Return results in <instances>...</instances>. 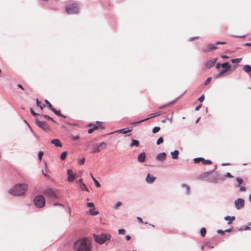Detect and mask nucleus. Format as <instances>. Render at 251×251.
Masks as SVG:
<instances>
[{"label": "nucleus", "instance_id": "2", "mask_svg": "<svg viewBox=\"0 0 251 251\" xmlns=\"http://www.w3.org/2000/svg\"><path fill=\"white\" fill-rule=\"evenodd\" d=\"M27 187V185L25 183H19L10 188L8 193L13 196H22L25 194Z\"/></svg>", "mask_w": 251, "mask_h": 251}, {"label": "nucleus", "instance_id": "37", "mask_svg": "<svg viewBox=\"0 0 251 251\" xmlns=\"http://www.w3.org/2000/svg\"><path fill=\"white\" fill-rule=\"evenodd\" d=\"M164 141L163 138L162 137H159L156 142L157 145H160V144L162 143Z\"/></svg>", "mask_w": 251, "mask_h": 251}, {"label": "nucleus", "instance_id": "16", "mask_svg": "<svg viewBox=\"0 0 251 251\" xmlns=\"http://www.w3.org/2000/svg\"><path fill=\"white\" fill-rule=\"evenodd\" d=\"M51 143L52 144H54L55 147H61L62 146V144L58 139H54L51 140L50 141Z\"/></svg>", "mask_w": 251, "mask_h": 251}, {"label": "nucleus", "instance_id": "6", "mask_svg": "<svg viewBox=\"0 0 251 251\" xmlns=\"http://www.w3.org/2000/svg\"><path fill=\"white\" fill-rule=\"evenodd\" d=\"M79 7L76 3H73L66 7V12L69 14H75L78 12Z\"/></svg>", "mask_w": 251, "mask_h": 251}, {"label": "nucleus", "instance_id": "55", "mask_svg": "<svg viewBox=\"0 0 251 251\" xmlns=\"http://www.w3.org/2000/svg\"><path fill=\"white\" fill-rule=\"evenodd\" d=\"M94 131V129H93V128H89V129L88 130L87 132H88V133L89 134H91V133H92Z\"/></svg>", "mask_w": 251, "mask_h": 251}, {"label": "nucleus", "instance_id": "42", "mask_svg": "<svg viewBox=\"0 0 251 251\" xmlns=\"http://www.w3.org/2000/svg\"><path fill=\"white\" fill-rule=\"evenodd\" d=\"M30 111L31 114L34 116H37L39 115V114L35 113L32 108H30Z\"/></svg>", "mask_w": 251, "mask_h": 251}, {"label": "nucleus", "instance_id": "35", "mask_svg": "<svg viewBox=\"0 0 251 251\" xmlns=\"http://www.w3.org/2000/svg\"><path fill=\"white\" fill-rule=\"evenodd\" d=\"M202 163L203 164H211L212 163V161L210 160H205L203 158V160H202Z\"/></svg>", "mask_w": 251, "mask_h": 251}, {"label": "nucleus", "instance_id": "30", "mask_svg": "<svg viewBox=\"0 0 251 251\" xmlns=\"http://www.w3.org/2000/svg\"><path fill=\"white\" fill-rule=\"evenodd\" d=\"M67 155V151H63L60 155V158L62 160H64L66 159Z\"/></svg>", "mask_w": 251, "mask_h": 251}, {"label": "nucleus", "instance_id": "31", "mask_svg": "<svg viewBox=\"0 0 251 251\" xmlns=\"http://www.w3.org/2000/svg\"><path fill=\"white\" fill-rule=\"evenodd\" d=\"M36 103L38 106L40 107L41 109H43L45 105H42L41 102L38 99H36Z\"/></svg>", "mask_w": 251, "mask_h": 251}, {"label": "nucleus", "instance_id": "29", "mask_svg": "<svg viewBox=\"0 0 251 251\" xmlns=\"http://www.w3.org/2000/svg\"><path fill=\"white\" fill-rule=\"evenodd\" d=\"M50 110L54 113L55 114L57 115L58 116H59V115L61 114L60 110H57L54 107H52L50 109Z\"/></svg>", "mask_w": 251, "mask_h": 251}, {"label": "nucleus", "instance_id": "9", "mask_svg": "<svg viewBox=\"0 0 251 251\" xmlns=\"http://www.w3.org/2000/svg\"><path fill=\"white\" fill-rule=\"evenodd\" d=\"M225 44H226L225 42L218 41V42H216L215 44H207L206 46V48L203 50V51L204 52L211 51L213 50H215L218 49V47L216 46V45H220V44L224 45Z\"/></svg>", "mask_w": 251, "mask_h": 251}, {"label": "nucleus", "instance_id": "28", "mask_svg": "<svg viewBox=\"0 0 251 251\" xmlns=\"http://www.w3.org/2000/svg\"><path fill=\"white\" fill-rule=\"evenodd\" d=\"M201 235L202 237H204L206 235V230L205 228L202 227L200 230Z\"/></svg>", "mask_w": 251, "mask_h": 251}, {"label": "nucleus", "instance_id": "22", "mask_svg": "<svg viewBox=\"0 0 251 251\" xmlns=\"http://www.w3.org/2000/svg\"><path fill=\"white\" fill-rule=\"evenodd\" d=\"M179 98V97H178L177 98H176L175 100L172 101V102L169 103H167V104H164V105H162V106H161L159 107V109H162L163 108H165L166 107H167V106H169L171 105H173L174 104H175L176 101L178 100V99Z\"/></svg>", "mask_w": 251, "mask_h": 251}, {"label": "nucleus", "instance_id": "15", "mask_svg": "<svg viewBox=\"0 0 251 251\" xmlns=\"http://www.w3.org/2000/svg\"><path fill=\"white\" fill-rule=\"evenodd\" d=\"M216 61H217V58H212V59L209 60V61H208L207 62H206L205 63V65L206 66V67H207L209 69V68L212 67L213 66H214Z\"/></svg>", "mask_w": 251, "mask_h": 251}, {"label": "nucleus", "instance_id": "10", "mask_svg": "<svg viewBox=\"0 0 251 251\" xmlns=\"http://www.w3.org/2000/svg\"><path fill=\"white\" fill-rule=\"evenodd\" d=\"M235 208L239 210L242 208L245 205V201L243 199L238 198L234 201Z\"/></svg>", "mask_w": 251, "mask_h": 251}, {"label": "nucleus", "instance_id": "45", "mask_svg": "<svg viewBox=\"0 0 251 251\" xmlns=\"http://www.w3.org/2000/svg\"><path fill=\"white\" fill-rule=\"evenodd\" d=\"M45 102L48 105V107L50 109L53 107L52 104L47 100H45Z\"/></svg>", "mask_w": 251, "mask_h": 251}, {"label": "nucleus", "instance_id": "56", "mask_svg": "<svg viewBox=\"0 0 251 251\" xmlns=\"http://www.w3.org/2000/svg\"><path fill=\"white\" fill-rule=\"evenodd\" d=\"M137 220H138V222H140V223H144V222H143V220H142V219L141 217H137Z\"/></svg>", "mask_w": 251, "mask_h": 251}, {"label": "nucleus", "instance_id": "13", "mask_svg": "<svg viewBox=\"0 0 251 251\" xmlns=\"http://www.w3.org/2000/svg\"><path fill=\"white\" fill-rule=\"evenodd\" d=\"M156 160L163 162L166 159V153L165 152L157 154L155 157Z\"/></svg>", "mask_w": 251, "mask_h": 251}, {"label": "nucleus", "instance_id": "25", "mask_svg": "<svg viewBox=\"0 0 251 251\" xmlns=\"http://www.w3.org/2000/svg\"><path fill=\"white\" fill-rule=\"evenodd\" d=\"M91 176L92 177V180H93L96 186L97 187H100V183L96 180V179L94 177L93 175L91 174Z\"/></svg>", "mask_w": 251, "mask_h": 251}, {"label": "nucleus", "instance_id": "19", "mask_svg": "<svg viewBox=\"0 0 251 251\" xmlns=\"http://www.w3.org/2000/svg\"><path fill=\"white\" fill-rule=\"evenodd\" d=\"M132 131V129H129V128H123L115 131V132H119L120 133L123 134H126L128 132H130Z\"/></svg>", "mask_w": 251, "mask_h": 251}, {"label": "nucleus", "instance_id": "63", "mask_svg": "<svg viewBox=\"0 0 251 251\" xmlns=\"http://www.w3.org/2000/svg\"><path fill=\"white\" fill-rule=\"evenodd\" d=\"M17 86H18V87L20 88L22 90H24V87H23V86L21 84H19L17 85Z\"/></svg>", "mask_w": 251, "mask_h": 251}, {"label": "nucleus", "instance_id": "62", "mask_svg": "<svg viewBox=\"0 0 251 251\" xmlns=\"http://www.w3.org/2000/svg\"><path fill=\"white\" fill-rule=\"evenodd\" d=\"M221 66V65L219 63H218L217 64L216 66V69H219V68Z\"/></svg>", "mask_w": 251, "mask_h": 251}, {"label": "nucleus", "instance_id": "48", "mask_svg": "<svg viewBox=\"0 0 251 251\" xmlns=\"http://www.w3.org/2000/svg\"><path fill=\"white\" fill-rule=\"evenodd\" d=\"M181 187H186V194H188V185H187V184H181Z\"/></svg>", "mask_w": 251, "mask_h": 251}, {"label": "nucleus", "instance_id": "18", "mask_svg": "<svg viewBox=\"0 0 251 251\" xmlns=\"http://www.w3.org/2000/svg\"><path fill=\"white\" fill-rule=\"evenodd\" d=\"M146 154L145 152L140 153L138 156V160L140 163H143L145 161Z\"/></svg>", "mask_w": 251, "mask_h": 251}, {"label": "nucleus", "instance_id": "7", "mask_svg": "<svg viewBox=\"0 0 251 251\" xmlns=\"http://www.w3.org/2000/svg\"><path fill=\"white\" fill-rule=\"evenodd\" d=\"M107 146V144L104 142H102L100 143L95 144L93 145L92 149L93 151L92 152L96 153L99 152L100 151L104 150L106 148Z\"/></svg>", "mask_w": 251, "mask_h": 251}, {"label": "nucleus", "instance_id": "46", "mask_svg": "<svg viewBox=\"0 0 251 251\" xmlns=\"http://www.w3.org/2000/svg\"><path fill=\"white\" fill-rule=\"evenodd\" d=\"M237 187L239 188V189H240V191L245 192V191H246V188L245 187H244V186H240V185H238L237 186Z\"/></svg>", "mask_w": 251, "mask_h": 251}, {"label": "nucleus", "instance_id": "41", "mask_svg": "<svg viewBox=\"0 0 251 251\" xmlns=\"http://www.w3.org/2000/svg\"><path fill=\"white\" fill-rule=\"evenodd\" d=\"M241 58H235L231 59V62L233 63H237L241 61Z\"/></svg>", "mask_w": 251, "mask_h": 251}, {"label": "nucleus", "instance_id": "12", "mask_svg": "<svg viewBox=\"0 0 251 251\" xmlns=\"http://www.w3.org/2000/svg\"><path fill=\"white\" fill-rule=\"evenodd\" d=\"M160 115H161V112H155V113H151L150 115V117H148V118H146L143 120H142L140 121H138L136 122V124H140L144 121H146L151 118H152L153 117H155L156 116H159Z\"/></svg>", "mask_w": 251, "mask_h": 251}, {"label": "nucleus", "instance_id": "27", "mask_svg": "<svg viewBox=\"0 0 251 251\" xmlns=\"http://www.w3.org/2000/svg\"><path fill=\"white\" fill-rule=\"evenodd\" d=\"M80 188L82 191H86L88 192V188L87 187L86 185L83 183H82L81 184H80Z\"/></svg>", "mask_w": 251, "mask_h": 251}, {"label": "nucleus", "instance_id": "36", "mask_svg": "<svg viewBox=\"0 0 251 251\" xmlns=\"http://www.w3.org/2000/svg\"><path fill=\"white\" fill-rule=\"evenodd\" d=\"M86 206L88 207L95 208V205L92 202H89L86 203Z\"/></svg>", "mask_w": 251, "mask_h": 251}, {"label": "nucleus", "instance_id": "57", "mask_svg": "<svg viewBox=\"0 0 251 251\" xmlns=\"http://www.w3.org/2000/svg\"><path fill=\"white\" fill-rule=\"evenodd\" d=\"M53 205L54 206L61 205V206H62L63 207L64 206L63 205H62V204H61L60 203L58 202L54 203H53Z\"/></svg>", "mask_w": 251, "mask_h": 251}, {"label": "nucleus", "instance_id": "8", "mask_svg": "<svg viewBox=\"0 0 251 251\" xmlns=\"http://www.w3.org/2000/svg\"><path fill=\"white\" fill-rule=\"evenodd\" d=\"M35 122L36 125L43 130L48 131L50 130V127L46 122L41 121L38 119H35Z\"/></svg>", "mask_w": 251, "mask_h": 251}, {"label": "nucleus", "instance_id": "38", "mask_svg": "<svg viewBox=\"0 0 251 251\" xmlns=\"http://www.w3.org/2000/svg\"><path fill=\"white\" fill-rule=\"evenodd\" d=\"M43 117L47 120H50L52 121L53 122L56 123V121H55L52 118H51L50 117L47 115H43Z\"/></svg>", "mask_w": 251, "mask_h": 251}, {"label": "nucleus", "instance_id": "21", "mask_svg": "<svg viewBox=\"0 0 251 251\" xmlns=\"http://www.w3.org/2000/svg\"><path fill=\"white\" fill-rule=\"evenodd\" d=\"M227 69H224L222 71H220L215 76V77H219L221 76H224L227 75Z\"/></svg>", "mask_w": 251, "mask_h": 251}, {"label": "nucleus", "instance_id": "59", "mask_svg": "<svg viewBox=\"0 0 251 251\" xmlns=\"http://www.w3.org/2000/svg\"><path fill=\"white\" fill-rule=\"evenodd\" d=\"M126 239L127 240H130L131 239V237L129 235H126V237H125Z\"/></svg>", "mask_w": 251, "mask_h": 251}, {"label": "nucleus", "instance_id": "34", "mask_svg": "<svg viewBox=\"0 0 251 251\" xmlns=\"http://www.w3.org/2000/svg\"><path fill=\"white\" fill-rule=\"evenodd\" d=\"M89 212L92 215H97L99 214V212L98 211H94L92 209H90L89 210Z\"/></svg>", "mask_w": 251, "mask_h": 251}, {"label": "nucleus", "instance_id": "61", "mask_svg": "<svg viewBox=\"0 0 251 251\" xmlns=\"http://www.w3.org/2000/svg\"><path fill=\"white\" fill-rule=\"evenodd\" d=\"M221 57L223 59H227L228 58V57L226 55H223L221 56Z\"/></svg>", "mask_w": 251, "mask_h": 251}, {"label": "nucleus", "instance_id": "51", "mask_svg": "<svg viewBox=\"0 0 251 251\" xmlns=\"http://www.w3.org/2000/svg\"><path fill=\"white\" fill-rule=\"evenodd\" d=\"M236 180L239 184L243 182V179L240 177H236Z\"/></svg>", "mask_w": 251, "mask_h": 251}, {"label": "nucleus", "instance_id": "39", "mask_svg": "<svg viewBox=\"0 0 251 251\" xmlns=\"http://www.w3.org/2000/svg\"><path fill=\"white\" fill-rule=\"evenodd\" d=\"M160 129V128L158 126H155L152 129V132L153 133H156L158 132Z\"/></svg>", "mask_w": 251, "mask_h": 251}, {"label": "nucleus", "instance_id": "3", "mask_svg": "<svg viewBox=\"0 0 251 251\" xmlns=\"http://www.w3.org/2000/svg\"><path fill=\"white\" fill-rule=\"evenodd\" d=\"M95 241L99 244L102 245L104 244L106 241L110 240L111 238V235L108 233H101L100 235H93Z\"/></svg>", "mask_w": 251, "mask_h": 251}, {"label": "nucleus", "instance_id": "47", "mask_svg": "<svg viewBox=\"0 0 251 251\" xmlns=\"http://www.w3.org/2000/svg\"><path fill=\"white\" fill-rule=\"evenodd\" d=\"M85 159L84 158H81L78 160V163L80 165H83L85 162Z\"/></svg>", "mask_w": 251, "mask_h": 251}, {"label": "nucleus", "instance_id": "5", "mask_svg": "<svg viewBox=\"0 0 251 251\" xmlns=\"http://www.w3.org/2000/svg\"><path fill=\"white\" fill-rule=\"evenodd\" d=\"M34 203L36 207H43L45 204V199L42 195H38L34 198Z\"/></svg>", "mask_w": 251, "mask_h": 251}, {"label": "nucleus", "instance_id": "26", "mask_svg": "<svg viewBox=\"0 0 251 251\" xmlns=\"http://www.w3.org/2000/svg\"><path fill=\"white\" fill-rule=\"evenodd\" d=\"M221 67L223 68H224V69H227V70H228L231 66L229 65L228 63L226 62L221 64Z\"/></svg>", "mask_w": 251, "mask_h": 251}, {"label": "nucleus", "instance_id": "58", "mask_svg": "<svg viewBox=\"0 0 251 251\" xmlns=\"http://www.w3.org/2000/svg\"><path fill=\"white\" fill-rule=\"evenodd\" d=\"M201 104L198 105L196 107L195 110H196V111L199 110L200 109V108L201 107Z\"/></svg>", "mask_w": 251, "mask_h": 251}, {"label": "nucleus", "instance_id": "44", "mask_svg": "<svg viewBox=\"0 0 251 251\" xmlns=\"http://www.w3.org/2000/svg\"><path fill=\"white\" fill-rule=\"evenodd\" d=\"M125 232H126V231L124 229L121 228V229H119L118 230V233L119 234L124 235L125 234Z\"/></svg>", "mask_w": 251, "mask_h": 251}, {"label": "nucleus", "instance_id": "32", "mask_svg": "<svg viewBox=\"0 0 251 251\" xmlns=\"http://www.w3.org/2000/svg\"><path fill=\"white\" fill-rule=\"evenodd\" d=\"M202 160H203V157H198L194 159V162L195 163H199L201 161L202 162Z\"/></svg>", "mask_w": 251, "mask_h": 251}, {"label": "nucleus", "instance_id": "23", "mask_svg": "<svg viewBox=\"0 0 251 251\" xmlns=\"http://www.w3.org/2000/svg\"><path fill=\"white\" fill-rule=\"evenodd\" d=\"M179 154V151L178 150H175L174 151L171 152L172 158L174 159H176L178 158Z\"/></svg>", "mask_w": 251, "mask_h": 251}, {"label": "nucleus", "instance_id": "33", "mask_svg": "<svg viewBox=\"0 0 251 251\" xmlns=\"http://www.w3.org/2000/svg\"><path fill=\"white\" fill-rule=\"evenodd\" d=\"M209 175H210L209 172H205L200 177L201 179H205V178L208 176Z\"/></svg>", "mask_w": 251, "mask_h": 251}, {"label": "nucleus", "instance_id": "49", "mask_svg": "<svg viewBox=\"0 0 251 251\" xmlns=\"http://www.w3.org/2000/svg\"><path fill=\"white\" fill-rule=\"evenodd\" d=\"M240 230H251V227H250L249 225L248 226H245L243 229H240Z\"/></svg>", "mask_w": 251, "mask_h": 251}, {"label": "nucleus", "instance_id": "43", "mask_svg": "<svg viewBox=\"0 0 251 251\" xmlns=\"http://www.w3.org/2000/svg\"><path fill=\"white\" fill-rule=\"evenodd\" d=\"M44 152L42 151H39L38 154L39 159L41 160L42 158L43 155H44Z\"/></svg>", "mask_w": 251, "mask_h": 251}, {"label": "nucleus", "instance_id": "4", "mask_svg": "<svg viewBox=\"0 0 251 251\" xmlns=\"http://www.w3.org/2000/svg\"><path fill=\"white\" fill-rule=\"evenodd\" d=\"M43 194L47 197L52 199L58 198V191L53 189L47 188L44 191Z\"/></svg>", "mask_w": 251, "mask_h": 251}, {"label": "nucleus", "instance_id": "54", "mask_svg": "<svg viewBox=\"0 0 251 251\" xmlns=\"http://www.w3.org/2000/svg\"><path fill=\"white\" fill-rule=\"evenodd\" d=\"M225 176L228 177H233V176L228 172L226 173Z\"/></svg>", "mask_w": 251, "mask_h": 251}, {"label": "nucleus", "instance_id": "64", "mask_svg": "<svg viewBox=\"0 0 251 251\" xmlns=\"http://www.w3.org/2000/svg\"><path fill=\"white\" fill-rule=\"evenodd\" d=\"M92 128L94 129V130H95L96 129L98 128V126H97L94 125Z\"/></svg>", "mask_w": 251, "mask_h": 251}, {"label": "nucleus", "instance_id": "53", "mask_svg": "<svg viewBox=\"0 0 251 251\" xmlns=\"http://www.w3.org/2000/svg\"><path fill=\"white\" fill-rule=\"evenodd\" d=\"M79 138V136H78V135H76V136H73L72 137V139L73 140L75 141V140H78V139Z\"/></svg>", "mask_w": 251, "mask_h": 251}, {"label": "nucleus", "instance_id": "52", "mask_svg": "<svg viewBox=\"0 0 251 251\" xmlns=\"http://www.w3.org/2000/svg\"><path fill=\"white\" fill-rule=\"evenodd\" d=\"M204 99V95H202L199 98V100L201 102H202Z\"/></svg>", "mask_w": 251, "mask_h": 251}, {"label": "nucleus", "instance_id": "11", "mask_svg": "<svg viewBox=\"0 0 251 251\" xmlns=\"http://www.w3.org/2000/svg\"><path fill=\"white\" fill-rule=\"evenodd\" d=\"M67 180L69 182H73L75 178V175L73 171L71 169H68L67 172Z\"/></svg>", "mask_w": 251, "mask_h": 251}, {"label": "nucleus", "instance_id": "17", "mask_svg": "<svg viewBox=\"0 0 251 251\" xmlns=\"http://www.w3.org/2000/svg\"><path fill=\"white\" fill-rule=\"evenodd\" d=\"M243 70L249 75V76L251 77V66L249 65H245L243 67Z\"/></svg>", "mask_w": 251, "mask_h": 251}, {"label": "nucleus", "instance_id": "14", "mask_svg": "<svg viewBox=\"0 0 251 251\" xmlns=\"http://www.w3.org/2000/svg\"><path fill=\"white\" fill-rule=\"evenodd\" d=\"M156 179V177L153 175L148 174L146 177V181L148 184H152Z\"/></svg>", "mask_w": 251, "mask_h": 251}, {"label": "nucleus", "instance_id": "60", "mask_svg": "<svg viewBox=\"0 0 251 251\" xmlns=\"http://www.w3.org/2000/svg\"><path fill=\"white\" fill-rule=\"evenodd\" d=\"M198 37H192V38H191L189 39V41H193L195 39H198Z\"/></svg>", "mask_w": 251, "mask_h": 251}, {"label": "nucleus", "instance_id": "1", "mask_svg": "<svg viewBox=\"0 0 251 251\" xmlns=\"http://www.w3.org/2000/svg\"><path fill=\"white\" fill-rule=\"evenodd\" d=\"M73 248L76 251H91L92 246L89 241L86 239H82L74 243Z\"/></svg>", "mask_w": 251, "mask_h": 251}, {"label": "nucleus", "instance_id": "20", "mask_svg": "<svg viewBox=\"0 0 251 251\" xmlns=\"http://www.w3.org/2000/svg\"><path fill=\"white\" fill-rule=\"evenodd\" d=\"M131 143L130 144L129 146L132 147L133 146H135L136 147H139V141L134 139L133 138L131 139Z\"/></svg>", "mask_w": 251, "mask_h": 251}, {"label": "nucleus", "instance_id": "40", "mask_svg": "<svg viewBox=\"0 0 251 251\" xmlns=\"http://www.w3.org/2000/svg\"><path fill=\"white\" fill-rule=\"evenodd\" d=\"M122 202L121 201H118L116 202V203L115 204L114 209H117L120 206L122 205Z\"/></svg>", "mask_w": 251, "mask_h": 251}, {"label": "nucleus", "instance_id": "24", "mask_svg": "<svg viewBox=\"0 0 251 251\" xmlns=\"http://www.w3.org/2000/svg\"><path fill=\"white\" fill-rule=\"evenodd\" d=\"M224 219L226 221H229V222L227 223L229 225L230 224L232 221L235 220V217L234 216L230 217L229 216H226L224 218Z\"/></svg>", "mask_w": 251, "mask_h": 251}, {"label": "nucleus", "instance_id": "50", "mask_svg": "<svg viewBox=\"0 0 251 251\" xmlns=\"http://www.w3.org/2000/svg\"><path fill=\"white\" fill-rule=\"evenodd\" d=\"M211 80V77L207 78L205 81V83H204L205 85H206L208 84L210 82Z\"/></svg>", "mask_w": 251, "mask_h": 251}]
</instances>
